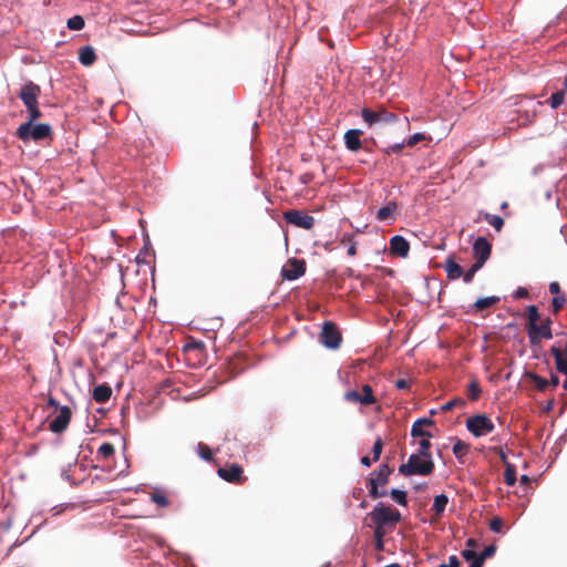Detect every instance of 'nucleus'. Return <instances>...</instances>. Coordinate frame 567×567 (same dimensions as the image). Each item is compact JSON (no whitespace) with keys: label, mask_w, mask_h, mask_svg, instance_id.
<instances>
[{"label":"nucleus","mask_w":567,"mask_h":567,"mask_svg":"<svg viewBox=\"0 0 567 567\" xmlns=\"http://www.w3.org/2000/svg\"><path fill=\"white\" fill-rule=\"evenodd\" d=\"M498 301H499V297H496V296L478 298L475 301L474 307H475L476 311H483V310H486L488 308H492Z\"/></svg>","instance_id":"nucleus-23"},{"label":"nucleus","mask_w":567,"mask_h":567,"mask_svg":"<svg viewBox=\"0 0 567 567\" xmlns=\"http://www.w3.org/2000/svg\"><path fill=\"white\" fill-rule=\"evenodd\" d=\"M306 272V261L298 258H289L281 269V277L286 280H296Z\"/></svg>","instance_id":"nucleus-10"},{"label":"nucleus","mask_w":567,"mask_h":567,"mask_svg":"<svg viewBox=\"0 0 567 567\" xmlns=\"http://www.w3.org/2000/svg\"><path fill=\"white\" fill-rule=\"evenodd\" d=\"M392 473L393 467H391L389 464H382L378 470L370 474L368 480H374L375 484L383 487L389 483V477Z\"/></svg>","instance_id":"nucleus-17"},{"label":"nucleus","mask_w":567,"mask_h":567,"mask_svg":"<svg viewBox=\"0 0 567 567\" xmlns=\"http://www.w3.org/2000/svg\"><path fill=\"white\" fill-rule=\"evenodd\" d=\"M483 267V265L474 262L467 271L463 274V280L465 284L472 282L475 274Z\"/></svg>","instance_id":"nucleus-39"},{"label":"nucleus","mask_w":567,"mask_h":567,"mask_svg":"<svg viewBox=\"0 0 567 567\" xmlns=\"http://www.w3.org/2000/svg\"><path fill=\"white\" fill-rule=\"evenodd\" d=\"M565 302H566V298L564 296H555L551 299L553 312L558 313L563 309Z\"/></svg>","instance_id":"nucleus-42"},{"label":"nucleus","mask_w":567,"mask_h":567,"mask_svg":"<svg viewBox=\"0 0 567 567\" xmlns=\"http://www.w3.org/2000/svg\"><path fill=\"white\" fill-rule=\"evenodd\" d=\"M495 546L494 545H489V546H486L484 548V550L480 554V558L477 559V561H475V566L474 567H478L480 564H484V560L491 556L494 555L495 553Z\"/></svg>","instance_id":"nucleus-41"},{"label":"nucleus","mask_w":567,"mask_h":567,"mask_svg":"<svg viewBox=\"0 0 567 567\" xmlns=\"http://www.w3.org/2000/svg\"><path fill=\"white\" fill-rule=\"evenodd\" d=\"M429 439L430 437H421V440L419 441V450L416 454H420L423 457H432L430 452L431 442Z\"/></svg>","instance_id":"nucleus-34"},{"label":"nucleus","mask_w":567,"mask_h":567,"mask_svg":"<svg viewBox=\"0 0 567 567\" xmlns=\"http://www.w3.org/2000/svg\"><path fill=\"white\" fill-rule=\"evenodd\" d=\"M396 207L398 205L395 202H390L386 206L381 207L377 213L378 220L383 221L392 218Z\"/></svg>","instance_id":"nucleus-24"},{"label":"nucleus","mask_w":567,"mask_h":567,"mask_svg":"<svg viewBox=\"0 0 567 567\" xmlns=\"http://www.w3.org/2000/svg\"><path fill=\"white\" fill-rule=\"evenodd\" d=\"M492 252V245L487 241L485 237H478L473 244V256L475 258V262L484 264L488 260Z\"/></svg>","instance_id":"nucleus-13"},{"label":"nucleus","mask_w":567,"mask_h":567,"mask_svg":"<svg viewBox=\"0 0 567 567\" xmlns=\"http://www.w3.org/2000/svg\"><path fill=\"white\" fill-rule=\"evenodd\" d=\"M112 395V389L109 384H99L93 390V399L97 403H105Z\"/></svg>","instance_id":"nucleus-21"},{"label":"nucleus","mask_w":567,"mask_h":567,"mask_svg":"<svg viewBox=\"0 0 567 567\" xmlns=\"http://www.w3.org/2000/svg\"><path fill=\"white\" fill-rule=\"evenodd\" d=\"M453 454L457 460H461L463 456L467 454L470 451V444L465 443L464 441L456 440V442L453 445Z\"/></svg>","instance_id":"nucleus-29"},{"label":"nucleus","mask_w":567,"mask_h":567,"mask_svg":"<svg viewBox=\"0 0 567 567\" xmlns=\"http://www.w3.org/2000/svg\"><path fill=\"white\" fill-rule=\"evenodd\" d=\"M409 251L410 244L404 237L395 235L390 239V252L392 255L405 258Z\"/></svg>","instance_id":"nucleus-15"},{"label":"nucleus","mask_w":567,"mask_h":567,"mask_svg":"<svg viewBox=\"0 0 567 567\" xmlns=\"http://www.w3.org/2000/svg\"><path fill=\"white\" fill-rule=\"evenodd\" d=\"M540 324H547V327H550V324H551V319H550V318H546V319H544V320L542 321V323H540Z\"/></svg>","instance_id":"nucleus-60"},{"label":"nucleus","mask_w":567,"mask_h":567,"mask_svg":"<svg viewBox=\"0 0 567 567\" xmlns=\"http://www.w3.org/2000/svg\"><path fill=\"white\" fill-rule=\"evenodd\" d=\"M341 340L338 327L331 321H326L320 333V342L327 348L337 349L340 347Z\"/></svg>","instance_id":"nucleus-7"},{"label":"nucleus","mask_w":567,"mask_h":567,"mask_svg":"<svg viewBox=\"0 0 567 567\" xmlns=\"http://www.w3.org/2000/svg\"><path fill=\"white\" fill-rule=\"evenodd\" d=\"M482 388L477 379H473L467 385L466 394L471 401H477L481 396Z\"/></svg>","instance_id":"nucleus-26"},{"label":"nucleus","mask_w":567,"mask_h":567,"mask_svg":"<svg viewBox=\"0 0 567 567\" xmlns=\"http://www.w3.org/2000/svg\"><path fill=\"white\" fill-rule=\"evenodd\" d=\"M35 121H31L29 117L28 122L21 124L17 130V136L23 142H28L30 140L41 141L44 140L52 134V128L47 123H40L33 125Z\"/></svg>","instance_id":"nucleus-4"},{"label":"nucleus","mask_w":567,"mask_h":567,"mask_svg":"<svg viewBox=\"0 0 567 567\" xmlns=\"http://www.w3.org/2000/svg\"><path fill=\"white\" fill-rule=\"evenodd\" d=\"M340 243L343 246H348V256L353 257L357 255V241L354 240V236L352 234H343Z\"/></svg>","instance_id":"nucleus-25"},{"label":"nucleus","mask_w":567,"mask_h":567,"mask_svg":"<svg viewBox=\"0 0 567 567\" xmlns=\"http://www.w3.org/2000/svg\"><path fill=\"white\" fill-rule=\"evenodd\" d=\"M434 470L432 457H423L420 454L410 455L408 463L399 466L400 474L404 476L411 475H430Z\"/></svg>","instance_id":"nucleus-3"},{"label":"nucleus","mask_w":567,"mask_h":567,"mask_svg":"<svg viewBox=\"0 0 567 567\" xmlns=\"http://www.w3.org/2000/svg\"><path fill=\"white\" fill-rule=\"evenodd\" d=\"M527 377L534 383L535 388L538 391L544 392L547 389V386L549 385V382L547 379H545L536 373L530 372L527 374Z\"/></svg>","instance_id":"nucleus-28"},{"label":"nucleus","mask_w":567,"mask_h":567,"mask_svg":"<svg viewBox=\"0 0 567 567\" xmlns=\"http://www.w3.org/2000/svg\"><path fill=\"white\" fill-rule=\"evenodd\" d=\"M383 450V441L378 437L372 447L373 462H378Z\"/></svg>","instance_id":"nucleus-43"},{"label":"nucleus","mask_w":567,"mask_h":567,"mask_svg":"<svg viewBox=\"0 0 567 567\" xmlns=\"http://www.w3.org/2000/svg\"><path fill=\"white\" fill-rule=\"evenodd\" d=\"M41 94V89L38 84L32 81L27 82L20 89L18 96L23 102L24 106L29 112V117L31 121H37L42 116V113L39 109L38 99Z\"/></svg>","instance_id":"nucleus-1"},{"label":"nucleus","mask_w":567,"mask_h":567,"mask_svg":"<svg viewBox=\"0 0 567 567\" xmlns=\"http://www.w3.org/2000/svg\"><path fill=\"white\" fill-rule=\"evenodd\" d=\"M217 474L220 478L231 484H244L247 481V477L244 475L243 466L237 463L219 467Z\"/></svg>","instance_id":"nucleus-8"},{"label":"nucleus","mask_w":567,"mask_h":567,"mask_svg":"<svg viewBox=\"0 0 567 567\" xmlns=\"http://www.w3.org/2000/svg\"><path fill=\"white\" fill-rule=\"evenodd\" d=\"M434 421L430 417L417 419L411 427V435L413 437H432L433 435L426 431L425 426H433Z\"/></svg>","instance_id":"nucleus-16"},{"label":"nucleus","mask_w":567,"mask_h":567,"mask_svg":"<svg viewBox=\"0 0 567 567\" xmlns=\"http://www.w3.org/2000/svg\"><path fill=\"white\" fill-rule=\"evenodd\" d=\"M363 121L369 125L373 126L375 124H389L398 121V115L386 111L385 109H380L377 111H372L370 109H363L361 112Z\"/></svg>","instance_id":"nucleus-6"},{"label":"nucleus","mask_w":567,"mask_h":567,"mask_svg":"<svg viewBox=\"0 0 567 567\" xmlns=\"http://www.w3.org/2000/svg\"><path fill=\"white\" fill-rule=\"evenodd\" d=\"M285 220L296 227L309 230L315 226V218L298 209H290L284 213Z\"/></svg>","instance_id":"nucleus-9"},{"label":"nucleus","mask_w":567,"mask_h":567,"mask_svg":"<svg viewBox=\"0 0 567 567\" xmlns=\"http://www.w3.org/2000/svg\"><path fill=\"white\" fill-rule=\"evenodd\" d=\"M489 451L497 454L504 465L511 464L507 461L506 453L504 452V450L501 446H492V447H489Z\"/></svg>","instance_id":"nucleus-48"},{"label":"nucleus","mask_w":567,"mask_h":567,"mask_svg":"<svg viewBox=\"0 0 567 567\" xmlns=\"http://www.w3.org/2000/svg\"><path fill=\"white\" fill-rule=\"evenodd\" d=\"M564 100L565 92L561 90L551 94V96L548 100V103L553 109H558L564 103Z\"/></svg>","instance_id":"nucleus-37"},{"label":"nucleus","mask_w":567,"mask_h":567,"mask_svg":"<svg viewBox=\"0 0 567 567\" xmlns=\"http://www.w3.org/2000/svg\"><path fill=\"white\" fill-rule=\"evenodd\" d=\"M84 19L81 16L70 18L66 25L70 30L80 31L84 28Z\"/></svg>","instance_id":"nucleus-36"},{"label":"nucleus","mask_w":567,"mask_h":567,"mask_svg":"<svg viewBox=\"0 0 567 567\" xmlns=\"http://www.w3.org/2000/svg\"><path fill=\"white\" fill-rule=\"evenodd\" d=\"M440 567H460V560L453 555L449 558V564H441Z\"/></svg>","instance_id":"nucleus-52"},{"label":"nucleus","mask_w":567,"mask_h":567,"mask_svg":"<svg viewBox=\"0 0 567 567\" xmlns=\"http://www.w3.org/2000/svg\"><path fill=\"white\" fill-rule=\"evenodd\" d=\"M465 401L461 398H456V399H453L449 402H446L445 404L442 405V411L444 412H447V411H451L453 410L454 408H464L465 406Z\"/></svg>","instance_id":"nucleus-40"},{"label":"nucleus","mask_w":567,"mask_h":567,"mask_svg":"<svg viewBox=\"0 0 567 567\" xmlns=\"http://www.w3.org/2000/svg\"><path fill=\"white\" fill-rule=\"evenodd\" d=\"M449 503V497L445 494H440L434 497V502L432 505V511L434 512L433 520H439L442 516V514L445 511V507Z\"/></svg>","instance_id":"nucleus-20"},{"label":"nucleus","mask_w":567,"mask_h":567,"mask_svg":"<svg viewBox=\"0 0 567 567\" xmlns=\"http://www.w3.org/2000/svg\"><path fill=\"white\" fill-rule=\"evenodd\" d=\"M426 137L424 134L422 133H415L413 134L412 136L409 137V140L405 142V144L410 147H413L414 145H416L419 142H422L424 141Z\"/></svg>","instance_id":"nucleus-46"},{"label":"nucleus","mask_w":567,"mask_h":567,"mask_svg":"<svg viewBox=\"0 0 567 567\" xmlns=\"http://www.w3.org/2000/svg\"><path fill=\"white\" fill-rule=\"evenodd\" d=\"M360 506L364 508L367 506V503L363 501Z\"/></svg>","instance_id":"nucleus-63"},{"label":"nucleus","mask_w":567,"mask_h":567,"mask_svg":"<svg viewBox=\"0 0 567 567\" xmlns=\"http://www.w3.org/2000/svg\"><path fill=\"white\" fill-rule=\"evenodd\" d=\"M374 527V530H373V538H379V539H383L384 536L390 532L392 530L391 528H386V527H382V526H378V525H373Z\"/></svg>","instance_id":"nucleus-47"},{"label":"nucleus","mask_w":567,"mask_h":567,"mask_svg":"<svg viewBox=\"0 0 567 567\" xmlns=\"http://www.w3.org/2000/svg\"><path fill=\"white\" fill-rule=\"evenodd\" d=\"M507 207H508V203H507V202L502 203V205H501V208H502V209H505V208H507Z\"/></svg>","instance_id":"nucleus-61"},{"label":"nucleus","mask_w":567,"mask_h":567,"mask_svg":"<svg viewBox=\"0 0 567 567\" xmlns=\"http://www.w3.org/2000/svg\"><path fill=\"white\" fill-rule=\"evenodd\" d=\"M372 525H378L393 529L401 519V514L396 508L386 506L383 503L375 505L372 512L369 513Z\"/></svg>","instance_id":"nucleus-2"},{"label":"nucleus","mask_w":567,"mask_h":567,"mask_svg":"<svg viewBox=\"0 0 567 567\" xmlns=\"http://www.w3.org/2000/svg\"><path fill=\"white\" fill-rule=\"evenodd\" d=\"M504 481L508 486H514L516 484V468L512 463L505 465Z\"/></svg>","instance_id":"nucleus-30"},{"label":"nucleus","mask_w":567,"mask_h":567,"mask_svg":"<svg viewBox=\"0 0 567 567\" xmlns=\"http://www.w3.org/2000/svg\"><path fill=\"white\" fill-rule=\"evenodd\" d=\"M379 486L380 485L375 484L374 480H367V487L369 489V495L373 499L383 497L388 494L386 489H384V488L379 489Z\"/></svg>","instance_id":"nucleus-27"},{"label":"nucleus","mask_w":567,"mask_h":567,"mask_svg":"<svg viewBox=\"0 0 567 567\" xmlns=\"http://www.w3.org/2000/svg\"><path fill=\"white\" fill-rule=\"evenodd\" d=\"M484 219L491 225L494 227L495 230L497 231H501L503 226H504V220L501 216L498 215H492V214H488L486 213L484 215Z\"/></svg>","instance_id":"nucleus-31"},{"label":"nucleus","mask_w":567,"mask_h":567,"mask_svg":"<svg viewBox=\"0 0 567 567\" xmlns=\"http://www.w3.org/2000/svg\"><path fill=\"white\" fill-rule=\"evenodd\" d=\"M56 411V416L49 423V430L53 433H62L70 424L72 411L66 405L59 408Z\"/></svg>","instance_id":"nucleus-11"},{"label":"nucleus","mask_w":567,"mask_h":567,"mask_svg":"<svg viewBox=\"0 0 567 567\" xmlns=\"http://www.w3.org/2000/svg\"><path fill=\"white\" fill-rule=\"evenodd\" d=\"M395 388L398 390H406L410 388V381L406 379H399L395 381Z\"/></svg>","instance_id":"nucleus-51"},{"label":"nucleus","mask_w":567,"mask_h":567,"mask_svg":"<svg viewBox=\"0 0 567 567\" xmlns=\"http://www.w3.org/2000/svg\"><path fill=\"white\" fill-rule=\"evenodd\" d=\"M361 135L360 130H349L344 133V144L349 151L357 152L361 148Z\"/></svg>","instance_id":"nucleus-18"},{"label":"nucleus","mask_w":567,"mask_h":567,"mask_svg":"<svg viewBox=\"0 0 567 567\" xmlns=\"http://www.w3.org/2000/svg\"><path fill=\"white\" fill-rule=\"evenodd\" d=\"M504 523L499 517H494L489 523V528L494 533H501L503 529Z\"/></svg>","instance_id":"nucleus-45"},{"label":"nucleus","mask_w":567,"mask_h":567,"mask_svg":"<svg viewBox=\"0 0 567 567\" xmlns=\"http://www.w3.org/2000/svg\"><path fill=\"white\" fill-rule=\"evenodd\" d=\"M390 495L392 499L398 504L402 506H405L408 504L406 493L404 491L393 488L390 492Z\"/></svg>","instance_id":"nucleus-38"},{"label":"nucleus","mask_w":567,"mask_h":567,"mask_svg":"<svg viewBox=\"0 0 567 567\" xmlns=\"http://www.w3.org/2000/svg\"><path fill=\"white\" fill-rule=\"evenodd\" d=\"M79 60L85 66L92 65L96 60L94 49L90 45L81 48L79 52Z\"/></svg>","instance_id":"nucleus-22"},{"label":"nucleus","mask_w":567,"mask_h":567,"mask_svg":"<svg viewBox=\"0 0 567 567\" xmlns=\"http://www.w3.org/2000/svg\"><path fill=\"white\" fill-rule=\"evenodd\" d=\"M405 145L406 144L404 142L403 143H396L394 145L389 146L384 152L386 154L400 153Z\"/></svg>","instance_id":"nucleus-49"},{"label":"nucleus","mask_w":567,"mask_h":567,"mask_svg":"<svg viewBox=\"0 0 567 567\" xmlns=\"http://www.w3.org/2000/svg\"><path fill=\"white\" fill-rule=\"evenodd\" d=\"M466 545H467L468 547H473V546H475V545H476V542H475V539L470 538V539H467Z\"/></svg>","instance_id":"nucleus-59"},{"label":"nucleus","mask_w":567,"mask_h":567,"mask_svg":"<svg viewBox=\"0 0 567 567\" xmlns=\"http://www.w3.org/2000/svg\"><path fill=\"white\" fill-rule=\"evenodd\" d=\"M360 462H361V464H362L363 466H365V467H370V466H371V464H372V462H373V457H372V458H370L369 456H367V455H365V456H362V457H361V461H360Z\"/></svg>","instance_id":"nucleus-56"},{"label":"nucleus","mask_w":567,"mask_h":567,"mask_svg":"<svg viewBox=\"0 0 567 567\" xmlns=\"http://www.w3.org/2000/svg\"><path fill=\"white\" fill-rule=\"evenodd\" d=\"M197 453H198L199 457L203 458L204 461H207V462L213 461V452L207 444L199 442L197 444Z\"/></svg>","instance_id":"nucleus-35"},{"label":"nucleus","mask_w":567,"mask_h":567,"mask_svg":"<svg viewBox=\"0 0 567 567\" xmlns=\"http://www.w3.org/2000/svg\"><path fill=\"white\" fill-rule=\"evenodd\" d=\"M520 480H522L523 483L528 482V477L526 475H523Z\"/></svg>","instance_id":"nucleus-62"},{"label":"nucleus","mask_w":567,"mask_h":567,"mask_svg":"<svg viewBox=\"0 0 567 567\" xmlns=\"http://www.w3.org/2000/svg\"><path fill=\"white\" fill-rule=\"evenodd\" d=\"M48 404L52 408H54L55 410H59V408H61L59 405V402L53 398V396H49L48 399Z\"/></svg>","instance_id":"nucleus-58"},{"label":"nucleus","mask_w":567,"mask_h":567,"mask_svg":"<svg viewBox=\"0 0 567 567\" xmlns=\"http://www.w3.org/2000/svg\"><path fill=\"white\" fill-rule=\"evenodd\" d=\"M115 453L114 445L110 442H104L101 444V446L97 450V456L102 457L103 460H107Z\"/></svg>","instance_id":"nucleus-32"},{"label":"nucleus","mask_w":567,"mask_h":567,"mask_svg":"<svg viewBox=\"0 0 567 567\" xmlns=\"http://www.w3.org/2000/svg\"><path fill=\"white\" fill-rule=\"evenodd\" d=\"M344 398L349 402L361 403L364 405H370L375 403V396L373 395L372 388L369 384H364L362 386V392L357 390H351L346 392Z\"/></svg>","instance_id":"nucleus-12"},{"label":"nucleus","mask_w":567,"mask_h":567,"mask_svg":"<svg viewBox=\"0 0 567 567\" xmlns=\"http://www.w3.org/2000/svg\"><path fill=\"white\" fill-rule=\"evenodd\" d=\"M554 405H555V400L554 399H550L546 402V404L544 405L543 408V411L548 413L550 412L553 409H554Z\"/></svg>","instance_id":"nucleus-54"},{"label":"nucleus","mask_w":567,"mask_h":567,"mask_svg":"<svg viewBox=\"0 0 567 567\" xmlns=\"http://www.w3.org/2000/svg\"><path fill=\"white\" fill-rule=\"evenodd\" d=\"M374 547L378 551H382L384 549L383 539L374 538Z\"/></svg>","instance_id":"nucleus-55"},{"label":"nucleus","mask_w":567,"mask_h":567,"mask_svg":"<svg viewBox=\"0 0 567 567\" xmlns=\"http://www.w3.org/2000/svg\"><path fill=\"white\" fill-rule=\"evenodd\" d=\"M466 429L475 437H481L492 433L495 425L486 414H475L466 420Z\"/></svg>","instance_id":"nucleus-5"},{"label":"nucleus","mask_w":567,"mask_h":567,"mask_svg":"<svg viewBox=\"0 0 567 567\" xmlns=\"http://www.w3.org/2000/svg\"><path fill=\"white\" fill-rule=\"evenodd\" d=\"M151 498L159 507H166L168 505V499L163 493H153Z\"/></svg>","instance_id":"nucleus-44"},{"label":"nucleus","mask_w":567,"mask_h":567,"mask_svg":"<svg viewBox=\"0 0 567 567\" xmlns=\"http://www.w3.org/2000/svg\"><path fill=\"white\" fill-rule=\"evenodd\" d=\"M565 87L567 89V79H566V81H565Z\"/></svg>","instance_id":"nucleus-64"},{"label":"nucleus","mask_w":567,"mask_h":567,"mask_svg":"<svg viewBox=\"0 0 567 567\" xmlns=\"http://www.w3.org/2000/svg\"><path fill=\"white\" fill-rule=\"evenodd\" d=\"M527 334L532 346L539 344L542 339L549 340L553 338L551 328L547 327V324L536 323L532 327H527Z\"/></svg>","instance_id":"nucleus-14"},{"label":"nucleus","mask_w":567,"mask_h":567,"mask_svg":"<svg viewBox=\"0 0 567 567\" xmlns=\"http://www.w3.org/2000/svg\"><path fill=\"white\" fill-rule=\"evenodd\" d=\"M528 290L524 287H519L516 291H515V298H527L528 297Z\"/></svg>","instance_id":"nucleus-53"},{"label":"nucleus","mask_w":567,"mask_h":567,"mask_svg":"<svg viewBox=\"0 0 567 567\" xmlns=\"http://www.w3.org/2000/svg\"><path fill=\"white\" fill-rule=\"evenodd\" d=\"M527 311V318H528V324L527 327H532L538 322L540 319L538 308L534 305H530L526 308Z\"/></svg>","instance_id":"nucleus-33"},{"label":"nucleus","mask_w":567,"mask_h":567,"mask_svg":"<svg viewBox=\"0 0 567 567\" xmlns=\"http://www.w3.org/2000/svg\"><path fill=\"white\" fill-rule=\"evenodd\" d=\"M549 292L555 296H563L560 291V286L557 281H553L549 284Z\"/></svg>","instance_id":"nucleus-50"},{"label":"nucleus","mask_w":567,"mask_h":567,"mask_svg":"<svg viewBox=\"0 0 567 567\" xmlns=\"http://www.w3.org/2000/svg\"><path fill=\"white\" fill-rule=\"evenodd\" d=\"M548 382L553 388H556L559 384V377L556 374H551L550 380Z\"/></svg>","instance_id":"nucleus-57"},{"label":"nucleus","mask_w":567,"mask_h":567,"mask_svg":"<svg viewBox=\"0 0 567 567\" xmlns=\"http://www.w3.org/2000/svg\"><path fill=\"white\" fill-rule=\"evenodd\" d=\"M444 269L446 271V277L449 280H456L461 277L463 278V268L455 261L453 256H450L446 259Z\"/></svg>","instance_id":"nucleus-19"}]
</instances>
